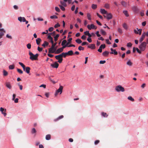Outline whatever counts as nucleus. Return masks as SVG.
<instances>
[{
    "mask_svg": "<svg viewBox=\"0 0 148 148\" xmlns=\"http://www.w3.org/2000/svg\"><path fill=\"white\" fill-rule=\"evenodd\" d=\"M88 47L92 49H95L96 47L95 44H91L88 46Z\"/></svg>",
    "mask_w": 148,
    "mask_h": 148,
    "instance_id": "obj_13",
    "label": "nucleus"
},
{
    "mask_svg": "<svg viewBox=\"0 0 148 148\" xmlns=\"http://www.w3.org/2000/svg\"><path fill=\"white\" fill-rule=\"evenodd\" d=\"M30 68L29 67H26L25 71L26 73L29 74L30 73Z\"/></svg>",
    "mask_w": 148,
    "mask_h": 148,
    "instance_id": "obj_21",
    "label": "nucleus"
},
{
    "mask_svg": "<svg viewBox=\"0 0 148 148\" xmlns=\"http://www.w3.org/2000/svg\"><path fill=\"white\" fill-rule=\"evenodd\" d=\"M42 49H43L42 48H40L39 47H38V50L40 52L41 51H42Z\"/></svg>",
    "mask_w": 148,
    "mask_h": 148,
    "instance_id": "obj_58",
    "label": "nucleus"
},
{
    "mask_svg": "<svg viewBox=\"0 0 148 148\" xmlns=\"http://www.w3.org/2000/svg\"><path fill=\"white\" fill-rule=\"evenodd\" d=\"M51 138V135L50 134H47L45 138L47 140H49Z\"/></svg>",
    "mask_w": 148,
    "mask_h": 148,
    "instance_id": "obj_29",
    "label": "nucleus"
},
{
    "mask_svg": "<svg viewBox=\"0 0 148 148\" xmlns=\"http://www.w3.org/2000/svg\"><path fill=\"white\" fill-rule=\"evenodd\" d=\"M59 36H60L59 34H57L56 35V36L54 37V41L55 42H56Z\"/></svg>",
    "mask_w": 148,
    "mask_h": 148,
    "instance_id": "obj_30",
    "label": "nucleus"
},
{
    "mask_svg": "<svg viewBox=\"0 0 148 148\" xmlns=\"http://www.w3.org/2000/svg\"><path fill=\"white\" fill-rule=\"evenodd\" d=\"M50 18L51 19L57 18H58V17L56 15H53L50 16Z\"/></svg>",
    "mask_w": 148,
    "mask_h": 148,
    "instance_id": "obj_48",
    "label": "nucleus"
},
{
    "mask_svg": "<svg viewBox=\"0 0 148 148\" xmlns=\"http://www.w3.org/2000/svg\"><path fill=\"white\" fill-rule=\"evenodd\" d=\"M0 38H2V36L4 35V33H5V31L3 29H0Z\"/></svg>",
    "mask_w": 148,
    "mask_h": 148,
    "instance_id": "obj_9",
    "label": "nucleus"
},
{
    "mask_svg": "<svg viewBox=\"0 0 148 148\" xmlns=\"http://www.w3.org/2000/svg\"><path fill=\"white\" fill-rule=\"evenodd\" d=\"M55 10L56 12H59L60 11V9L57 7H56L55 8Z\"/></svg>",
    "mask_w": 148,
    "mask_h": 148,
    "instance_id": "obj_50",
    "label": "nucleus"
},
{
    "mask_svg": "<svg viewBox=\"0 0 148 148\" xmlns=\"http://www.w3.org/2000/svg\"><path fill=\"white\" fill-rule=\"evenodd\" d=\"M146 35V34L145 32L143 33L141 37L140 38L139 41L140 42H142L143 41V40L144 38H145V36Z\"/></svg>",
    "mask_w": 148,
    "mask_h": 148,
    "instance_id": "obj_11",
    "label": "nucleus"
},
{
    "mask_svg": "<svg viewBox=\"0 0 148 148\" xmlns=\"http://www.w3.org/2000/svg\"><path fill=\"white\" fill-rule=\"evenodd\" d=\"M63 89V87L62 86H60L59 88L56 91L55 94V96H56L58 93L60 92V94H61L62 92Z\"/></svg>",
    "mask_w": 148,
    "mask_h": 148,
    "instance_id": "obj_7",
    "label": "nucleus"
},
{
    "mask_svg": "<svg viewBox=\"0 0 148 148\" xmlns=\"http://www.w3.org/2000/svg\"><path fill=\"white\" fill-rule=\"evenodd\" d=\"M99 32L98 31H97L96 32L95 34H96V35H97V37H99L101 36L100 34H99Z\"/></svg>",
    "mask_w": 148,
    "mask_h": 148,
    "instance_id": "obj_57",
    "label": "nucleus"
},
{
    "mask_svg": "<svg viewBox=\"0 0 148 148\" xmlns=\"http://www.w3.org/2000/svg\"><path fill=\"white\" fill-rule=\"evenodd\" d=\"M51 66L54 68H57L59 66V64L57 62H55L54 64H51Z\"/></svg>",
    "mask_w": 148,
    "mask_h": 148,
    "instance_id": "obj_10",
    "label": "nucleus"
},
{
    "mask_svg": "<svg viewBox=\"0 0 148 148\" xmlns=\"http://www.w3.org/2000/svg\"><path fill=\"white\" fill-rule=\"evenodd\" d=\"M110 54H114V55H116L118 54V52L116 51L115 49H114L113 52H112L110 53Z\"/></svg>",
    "mask_w": 148,
    "mask_h": 148,
    "instance_id": "obj_37",
    "label": "nucleus"
},
{
    "mask_svg": "<svg viewBox=\"0 0 148 148\" xmlns=\"http://www.w3.org/2000/svg\"><path fill=\"white\" fill-rule=\"evenodd\" d=\"M18 64L22 67L23 70L24 71H25L26 67L25 66L23 63L20 62H18Z\"/></svg>",
    "mask_w": 148,
    "mask_h": 148,
    "instance_id": "obj_15",
    "label": "nucleus"
},
{
    "mask_svg": "<svg viewBox=\"0 0 148 148\" xmlns=\"http://www.w3.org/2000/svg\"><path fill=\"white\" fill-rule=\"evenodd\" d=\"M68 55L72 56L73 54V51L72 50H70L67 52Z\"/></svg>",
    "mask_w": 148,
    "mask_h": 148,
    "instance_id": "obj_26",
    "label": "nucleus"
},
{
    "mask_svg": "<svg viewBox=\"0 0 148 148\" xmlns=\"http://www.w3.org/2000/svg\"><path fill=\"white\" fill-rule=\"evenodd\" d=\"M67 41L66 40H64L62 42L61 45L62 46H64L65 45V44L66 43Z\"/></svg>",
    "mask_w": 148,
    "mask_h": 148,
    "instance_id": "obj_34",
    "label": "nucleus"
},
{
    "mask_svg": "<svg viewBox=\"0 0 148 148\" xmlns=\"http://www.w3.org/2000/svg\"><path fill=\"white\" fill-rule=\"evenodd\" d=\"M60 55H61L62 57H62H64V58H65L66 56L68 55L67 52L66 53H64L63 52L61 54H60Z\"/></svg>",
    "mask_w": 148,
    "mask_h": 148,
    "instance_id": "obj_23",
    "label": "nucleus"
},
{
    "mask_svg": "<svg viewBox=\"0 0 148 148\" xmlns=\"http://www.w3.org/2000/svg\"><path fill=\"white\" fill-rule=\"evenodd\" d=\"M75 42L78 44H80L82 42V41L79 39H77L75 40Z\"/></svg>",
    "mask_w": 148,
    "mask_h": 148,
    "instance_id": "obj_32",
    "label": "nucleus"
},
{
    "mask_svg": "<svg viewBox=\"0 0 148 148\" xmlns=\"http://www.w3.org/2000/svg\"><path fill=\"white\" fill-rule=\"evenodd\" d=\"M66 47V45H64L62 47L58 49L55 52V53L56 54H59L63 51L64 49Z\"/></svg>",
    "mask_w": 148,
    "mask_h": 148,
    "instance_id": "obj_6",
    "label": "nucleus"
},
{
    "mask_svg": "<svg viewBox=\"0 0 148 148\" xmlns=\"http://www.w3.org/2000/svg\"><path fill=\"white\" fill-rule=\"evenodd\" d=\"M87 40L89 42H91L92 41L91 39L90 38H88Z\"/></svg>",
    "mask_w": 148,
    "mask_h": 148,
    "instance_id": "obj_60",
    "label": "nucleus"
},
{
    "mask_svg": "<svg viewBox=\"0 0 148 148\" xmlns=\"http://www.w3.org/2000/svg\"><path fill=\"white\" fill-rule=\"evenodd\" d=\"M106 43L109 45H110L111 44V43L109 41V40L108 39H107L106 40Z\"/></svg>",
    "mask_w": 148,
    "mask_h": 148,
    "instance_id": "obj_62",
    "label": "nucleus"
},
{
    "mask_svg": "<svg viewBox=\"0 0 148 148\" xmlns=\"http://www.w3.org/2000/svg\"><path fill=\"white\" fill-rule=\"evenodd\" d=\"M78 50L80 51H81V50L83 51L84 50V48L82 47L81 46H79L78 47Z\"/></svg>",
    "mask_w": 148,
    "mask_h": 148,
    "instance_id": "obj_43",
    "label": "nucleus"
},
{
    "mask_svg": "<svg viewBox=\"0 0 148 148\" xmlns=\"http://www.w3.org/2000/svg\"><path fill=\"white\" fill-rule=\"evenodd\" d=\"M31 45L30 43H28L27 45V47L29 49L31 48Z\"/></svg>",
    "mask_w": 148,
    "mask_h": 148,
    "instance_id": "obj_51",
    "label": "nucleus"
},
{
    "mask_svg": "<svg viewBox=\"0 0 148 148\" xmlns=\"http://www.w3.org/2000/svg\"><path fill=\"white\" fill-rule=\"evenodd\" d=\"M60 25L58 23L57 24H56L54 26V27L55 28H57L58 27H60Z\"/></svg>",
    "mask_w": 148,
    "mask_h": 148,
    "instance_id": "obj_53",
    "label": "nucleus"
},
{
    "mask_svg": "<svg viewBox=\"0 0 148 148\" xmlns=\"http://www.w3.org/2000/svg\"><path fill=\"white\" fill-rule=\"evenodd\" d=\"M97 5L92 4V8L93 9H95L97 8Z\"/></svg>",
    "mask_w": 148,
    "mask_h": 148,
    "instance_id": "obj_35",
    "label": "nucleus"
},
{
    "mask_svg": "<svg viewBox=\"0 0 148 148\" xmlns=\"http://www.w3.org/2000/svg\"><path fill=\"white\" fill-rule=\"evenodd\" d=\"M132 44L131 42H129L127 44V47H131Z\"/></svg>",
    "mask_w": 148,
    "mask_h": 148,
    "instance_id": "obj_54",
    "label": "nucleus"
},
{
    "mask_svg": "<svg viewBox=\"0 0 148 148\" xmlns=\"http://www.w3.org/2000/svg\"><path fill=\"white\" fill-rule=\"evenodd\" d=\"M100 12L103 14H108V12L105 9H101Z\"/></svg>",
    "mask_w": 148,
    "mask_h": 148,
    "instance_id": "obj_16",
    "label": "nucleus"
},
{
    "mask_svg": "<svg viewBox=\"0 0 148 148\" xmlns=\"http://www.w3.org/2000/svg\"><path fill=\"white\" fill-rule=\"evenodd\" d=\"M101 114L102 115V116L104 117H105L106 116H107L108 115H107V114L106 113H105L104 112H102V113H101Z\"/></svg>",
    "mask_w": 148,
    "mask_h": 148,
    "instance_id": "obj_46",
    "label": "nucleus"
},
{
    "mask_svg": "<svg viewBox=\"0 0 148 148\" xmlns=\"http://www.w3.org/2000/svg\"><path fill=\"white\" fill-rule=\"evenodd\" d=\"M106 61L105 60H101L99 62V63L100 64H104L105 63Z\"/></svg>",
    "mask_w": 148,
    "mask_h": 148,
    "instance_id": "obj_55",
    "label": "nucleus"
},
{
    "mask_svg": "<svg viewBox=\"0 0 148 148\" xmlns=\"http://www.w3.org/2000/svg\"><path fill=\"white\" fill-rule=\"evenodd\" d=\"M115 90L117 92H123L125 91L124 88L120 85L116 86L115 88Z\"/></svg>",
    "mask_w": 148,
    "mask_h": 148,
    "instance_id": "obj_4",
    "label": "nucleus"
},
{
    "mask_svg": "<svg viewBox=\"0 0 148 148\" xmlns=\"http://www.w3.org/2000/svg\"><path fill=\"white\" fill-rule=\"evenodd\" d=\"M18 20L20 22H24L26 20L24 17H19L18 18Z\"/></svg>",
    "mask_w": 148,
    "mask_h": 148,
    "instance_id": "obj_12",
    "label": "nucleus"
},
{
    "mask_svg": "<svg viewBox=\"0 0 148 148\" xmlns=\"http://www.w3.org/2000/svg\"><path fill=\"white\" fill-rule=\"evenodd\" d=\"M87 17L88 19L89 20H91V15L90 13H88L87 14Z\"/></svg>",
    "mask_w": 148,
    "mask_h": 148,
    "instance_id": "obj_40",
    "label": "nucleus"
},
{
    "mask_svg": "<svg viewBox=\"0 0 148 148\" xmlns=\"http://www.w3.org/2000/svg\"><path fill=\"white\" fill-rule=\"evenodd\" d=\"M132 10H133L135 12H137L138 11V9L136 7V6H134V7H133L132 8Z\"/></svg>",
    "mask_w": 148,
    "mask_h": 148,
    "instance_id": "obj_31",
    "label": "nucleus"
},
{
    "mask_svg": "<svg viewBox=\"0 0 148 148\" xmlns=\"http://www.w3.org/2000/svg\"><path fill=\"white\" fill-rule=\"evenodd\" d=\"M17 72L20 74H22L23 73V71L21 69H17Z\"/></svg>",
    "mask_w": 148,
    "mask_h": 148,
    "instance_id": "obj_36",
    "label": "nucleus"
},
{
    "mask_svg": "<svg viewBox=\"0 0 148 148\" xmlns=\"http://www.w3.org/2000/svg\"><path fill=\"white\" fill-rule=\"evenodd\" d=\"M62 56L60 54L56 56L55 57L56 59L58 60V62L60 63H61L63 60V59L62 58Z\"/></svg>",
    "mask_w": 148,
    "mask_h": 148,
    "instance_id": "obj_5",
    "label": "nucleus"
},
{
    "mask_svg": "<svg viewBox=\"0 0 148 148\" xmlns=\"http://www.w3.org/2000/svg\"><path fill=\"white\" fill-rule=\"evenodd\" d=\"M3 75L5 76H6L8 75V73L7 71L4 70H3Z\"/></svg>",
    "mask_w": 148,
    "mask_h": 148,
    "instance_id": "obj_41",
    "label": "nucleus"
},
{
    "mask_svg": "<svg viewBox=\"0 0 148 148\" xmlns=\"http://www.w3.org/2000/svg\"><path fill=\"white\" fill-rule=\"evenodd\" d=\"M9 68L10 69H13L14 68V65H10L9 66Z\"/></svg>",
    "mask_w": 148,
    "mask_h": 148,
    "instance_id": "obj_44",
    "label": "nucleus"
},
{
    "mask_svg": "<svg viewBox=\"0 0 148 148\" xmlns=\"http://www.w3.org/2000/svg\"><path fill=\"white\" fill-rule=\"evenodd\" d=\"M146 24V21H144L142 22V26H145Z\"/></svg>",
    "mask_w": 148,
    "mask_h": 148,
    "instance_id": "obj_64",
    "label": "nucleus"
},
{
    "mask_svg": "<svg viewBox=\"0 0 148 148\" xmlns=\"http://www.w3.org/2000/svg\"><path fill=\"white\" fill-rule=\"evenodd\" d=\"M147 44V43L146 42H142L139 45V48L141 51H143L145 50L146 49Z\"/></svg>",
    "mask_w": 148,
    "mask_h": 148,
    "instance_id": "obj_3",
    "label": "nucleus"
},
{
    "mask_svg": "<svg viewBox=\"0 0 148 148\" xmlns=\"http://www.w3.org/2000/svg\"><path fill=\"white\" fill-rule=\"evenodd\" d=\"M121 3L122 5L125 7H126L127 5V3L125 1H122L121 2Z\"/></svg>",
    "mask_w": 148,
    "mask_h": 148,
    "instance_id": "obj_24",
    "label": "nucleus"
},
{
    "mask_svg": "<svg viewBox=\"0 0 148 148\" xmlns=\"http://www.w3.org/2000/svg\"><path fill=\"white\" fill-rule=\"evenodd\" d=\"M100 32L101 34L103 35H106V32L102 29H101L100 30Z\"/></svg>",
    "mask_w": 148,
    "mask_h": 148,
    "instance_id": "obj_25",
    "label": "nucleus"
},
{
    "mask_svg": "<svg viewBox=\"0 0 148 148\" xmlns=\"http://www.w3.org/2000/svg\"><path fill=\"white\" fill-rule=\"evenodd\" d=\"M53 29V27H50L49 29V32H52Z\"/></svg>",
    "mask_w": 148,
    "mask_h": 148,
    "instance_id": "obj_63",
    "label": "nucleus"
},
{
    "mask_svg": "<svg viewBox=\"0 0 148 148\" xmlns=\"http://www.w3.org/2000/svg\"><path fill=\"white\" fill-rule=\"evenodd\" d=\"M104 7L107 9H109L110 8V5L109 4L106 3L105 4Z\"/></svg>",
    "mask_w": 148,
    "mask_h": 148,
    "instance_id": "obj_42",
    "label": "nucleus"
},
{
    "mask_svg": "<svg viewBox=\"0 0 148 148\" xmlns=\"http://www.w3.org/2000/svg\"><path fill=\"white\" fill-rule=\"evenodd\" d=\"M6 86L10 89L12 88V86H11L10 83L9 82H7L6 83Z\"/></svg>",
    "mask_w": 148,
    "mask_h": 148,
    "instance_id": "obj_18",
    "label": "nucleus"
},
{
    "mask_svg": "<svg viewBox=\"0 0 148 148\" xmlns=\"http://www.w3.org/2000/svg\"><path fill=\"white\" fill-rule=\"evenodd\" d=\"M87 27L89 30H91V29H96L97 28V27L95 26L93 24L88 25H87Z\"/></svg>",
    "mask_w": 148,
    "mask_h": 148,
    "instance_id": "obj_8",
    "label": "nucleus"
},
{
    "mask_svg": "<svg viewBox=\"0 0 148 148\" xmlns=\"http://www.w3.org/2000/svg\"><path fill=\"white\" fill-rule=\"evenodd\" d=\"M41 40L40 38H38L36 40L37 44L38 45H40V42L41 41Z\"/></svg>",
    "mask_w": 148,
    "mask_h": 148,
    "instance_id": "obj_17",
    "label": "nucleus"
},
{
    "mask_svg": "<svg viewBox=\"0 0 148 148\" xmlns=\"http://www.w3.org/2000/svg\"><path fill=\"white\" fill-rule=\"evenodd\" d=\"M136 50L137 52L141 54V51L138 48H136Z\"/></svg>",
    "mask_w": 148,
    "mask_h": 148,
    "instance_id": "obj_59",
    "label": "nucleus"
},
{
    "mask_svg": "<svg viewBox=\"0 0 148 148\" xmlns=\"http://www.w3.org/2000/svg\"><path fill=\"white\" fill-rule=\"evenodd\" d=\"M66 2L63 1H60V3L63 6L66 7L67 5L66 4Z\"/></svg>",
    "mask_w": 148,
    "mask_h": 148,
    "instance_id": "obj_27",
    "label": "nucleus"
},
{
    "mask_svg": "<svg viewBox=\"0 0 148 148\" xmlns=\"http://www.w3.org/2000/svg\"><path fill=\"white\" fill-rule=\"evenodd\" d=\"M88 43L86 42H82L81 44L82 46H84L86 45H88Z\"/></svg>",
    "mask_w": 148,
    "mask_h": 148,
    "instance_id": "obj_61",
    "label": "nucleus"
},
{
    "mask_svg": "<svg viewBox=\"0 0 148 148\" xmlns=\"http://www.w3.org/2000/svg\"><path fill=\"white\" fill-rule=\"evenodd\" d=\"M29 55L30 56L29 58L32 60H36L38 59V57L39 55L37 53L35 55H34L32 52L29 51Z\"/></svg>",
    "mask_w": 148,
    "mask_h": 148,
    "instance_id": "obj_2",
    "label": "nucleus"
},
{
    "mask_svg": "<svg viewBox=\"0 0 148 148\" xmlns=\"http://www.w3.org/2000/svg\"><path fill=\"white\" fill-rule=\"evenodd\" d=\"M57 44V42H55L54 44H52L51 47L49 49V53H53L56 51L57 49V47H55V46Z\"/></svg>",
    "mask_w": 148,
    "mask_h": 148,
    "instance_id": "obj_1",
    "label": "nucleus"
},
{
    "mask_svg": "<svg viewBox=\"0 0 148 148\" xmlns=\"http://www.w3.org/2000/svg\"><path fill=\"white\" fill-rule=\"evenodd\" d=\"M103 46V45H101L99 48L98 50V51L100 53H101L102 51V47H101Z\"/></svg>",
    "mask_w": 148,
    "mask_h": 148,
    "instance_id": "obj_38",
    "label": "nucleus"
},
{
    "mask_svg": "<svg viewBox=\"0 0 148 148\" xmlns=\"http://www.w3.org/2000/svg\"><path fill=\"white\" fill-rule=\"evenodd\" d=\"M36 132V129L34 128H33L32 129V134H33L34 133H35Z\"/></svg>",
    "mask_w": 148,
    "mask_h": 148,
    "instance_id": "obj_56",
    "label": "nucleus"
},
{
    "mask_svg": "<svg viewBox=\"0 0 148 148\" xmlns=\"http://www.w3.org/2000/svg\"><path fill=\"white\" fill-rule=\"evenodd\" d=\"M59 6L62 10L64 11L65 10V8L62 5H59Z\"/></svg>",
    "mask_w": 148,
    "mask_h": 148,
    "instance_id": "obj_45",
    "label": "nucleus"
},
{
    "mask_svg": "<svg viewBox=\"0 0 148 148\" xmlns=\"http://www.w3.org/2000/svg\"><path fill=\"white\" fill-rule=\"evenodd\" d=\"M123 12L126 16L128 17L129 16L127 11L124 10L123 11Z\"/></svg>",
    "mask_w": 148,
    "mask_h": 148,
    "instance_id": "obj_33",
    "label": "nucleus"
},
{
    "mask_svg": "<svg viewBox=\"0 0 148 148\" xmlns=\"http://www.w3.org/2000/svg\"><path fill=\"white\" fill-rule=\"evenodd\" d=\"M136 29L139 32L138 33V34H139L140 35L142 33V29H138V28H137Z\"/></svg>",
    "mask_w": 148,
    "mask_h": 148,
    "instance_id": "obj_47",
    "label": "nucleus"
},
{
    "mask_svg": "<svg viewBox=\"0 0 148 148\" xmlns=\"http://www.w3.org/2000/svg\"><path fill=\"white\" fill-rule=\"evenodd\" d=\"M49 43L46 41H45L44 43L42 45V46L44 47H45L46 46H47L49 45Z\"/></svg>",
    "mask_w": 148,
    "mask_h": 148,
    "instance_id": "obj_20",
    "label": "nucleus"
},
{
    "mask_svg": "<svg viewBox=\"0 0 148 148\" xmlns=\"http://www.w3.org/2000/svg\"><path fill=\"white\" fill-rule=\"evenodd\" d=\"M64 117V116L63 115H61L60 116H59L57 118L55 119L54 120V121H57L59 120L62 119Z\"/></svg>",
    "mask_w": 148,
    "mask_h": 148,
    "instance_id": "obj_19",
    "label": "nucleus"
},
{
    "mask_svg": "<svg viewBox=\"0 0 148 148\" xmlns=\"http://www.w3.org/2000/svg\"><path fill=\"white\" fill-rule=\"evenodd\" d=\"M107 14V19L108 20L111 19L112 18V15L111 13H108V14Z\"/></svg>",
    "mask_w": 148,
    "mask_h": 148,
    "instance_id": "obj_14",
    "label": "nucleus"
},
{
    "mask_svg": "<svg viewBox=\"0 0 148 148\" xmlns=\"http://www.w3.org/2000/svg\"><path fill=\"white\" fill-rule=\"evenodd\" d=\"M127 99H128L132 101H134V99L131 96L128 97Z\"/></svg>",
    "mask_w": 148,
    "mask_h": 148,
    "instance_id": "obj_39",
    "label": "nucleus"
},
{
    "mask_svg": "<svg viewBox=\"0 0 148 148\" xmlns=\"http://www.w3.org/2000/svg\"><path fill=\"white\" fill-rule=\"evenodd\" d=\"M109 53V52L107 51H105L102 53V55L105 56H107Z\"/></svg>",
    "mask_w": 148,
    "mask_h": 148,
    "instance_id": "obj_22",
    "label": "nucleus"
},
{
    "mask_svg": "<svg viewBox=\"0 0 148 148\" xmlns=\"http://www.w3.org/2000/svg\"><path fill=\"white\" fill-rule=\"evenodd\" d=\"M123 28L125 29H127V25L126 24L124 23L123 24Z\"/></svg>",
    "mask_w": 148,
    "mask_h": 148,
    "instance_id": "obj_49",
    "label": "nucleus"
},
{
    "mask_svg": "<svg viewBox=\"0 0 148 148\" xmlns=\"http://www.w3.org/2000/svg\"><path fill=\"white\" fill-rule=\"evenodd\" d=\"M118 31L120 34H122V29L119 28H118Z\"/></svg>",
    "mask_w": 148,
    "mask_h": 148,
    "instance_id": "obj_52",
    "label": "nucleus"
},
{
    "mask_svg": "<svg viewBox=\"0 0 148 148\" xmlns=\"http://www.w3.org/2000/svg\"><path fill=\"white\" fill-rule=\"evenodd\" d=\"M127 64L130 66H131L133 64L129 60L127 62Z\"/></svg>",
    "mask_w": 148,
    "mask_h": 148,
    "instance_id": "obj_28",
    "label": "nucleus"
}]
</instances>
